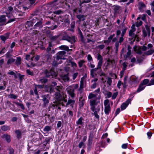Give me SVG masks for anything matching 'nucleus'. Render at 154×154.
I'll list each match as a JSON object with an SVG mask.
<instances>
[{
	"label": "nucleus",
	"instance_id": "37",
	"mask_svg": "<svg viewBox=\"0 0 154 154\" xmlns=\"http://www.w3.org/2000/svg\"><path fill=\"white\" fill-rule=\"evenodd\" d=\"M60 36V35L49 37L50 40L52 41H55Z\"/></svg>",
	"mask_w": 154,
	"mask_h": 154
},
{
	"label": "nucleus",
	"instance_id": "52",
	"mask_svg": "<svg viewBox=\"0 0 154 154\" xmlns=\"http://www.w3.org/2000/svg\"><path fill=\"white\" fill-rule=\"evenodd\" d=\"M89 103L90 106H95L97 104V103H96V100H90Z\"/></svg>",
	"mask_w": 154,
	"mask_h": 154
},
{
	"label": "nucleus",
	"instance_id": "30",
	"mask_svg": "<svg viewBox=\"0 0 154 154\" xmlns=\"http://www.w3.org/2000/svg\"><path fill=\"white\" fill-rule=\"evenodd\" d=\"M6 21V19L5 15H3L0 16V24L3 25L4 22Z\"/></svg>",
	"mask_w": 154,
	"mask_h": 154
},
{
	"label": "nucleus",
	"instance_id": "23",
	"mask_svg": "<svg viewBox=\"0 0 154 154\" xmlns=\"http://www.w3.org/2000/svg\"><path fill=\"white\" fill-rule=\"evenodd\" d=\"M74 89H70L67 91L68 94L71 96L72 98L74 97L75 94L74 93Z\"/></svg>",
	"mask_w": 154,
	"mask_h": 154
},
{
	"label": "nucleus",
	"instance_id": "12",
	"mask_svg": "<svg viewBox=\"0 0 154 154\" xmlns=\"http://www.w3.org/2000/svg\"><path fill=\"white\" fill-rule=\"evenodd\" d=\"M34 22L33 19L32 18L31 20L29 21H27L25 23L26 26L28 28H30L31 27H33Z\"/></svg>",
	"mask_w": 154,
	"mask_h": 154
},
{
	"label": "nucleus",
	"instance_id": "18",
	"mask_svg": "<svg viewBox=\"0 0 154 154\" xmlns=\"http://www.w3.org/2000/svg\"><path fill=\"white\" fill-rule=\"evenodd\" d=\"M39 11H35L32 12L31 14V15L32 16L31 17L32 19H35V18L38 17H41L39 15H38Z\"/></svg>",
	"mask_w": 154,
	"mask_h": 154
},
{
	"label": "nucleus",
	"instance_id": "15",
	"mask_svg": "<svg viewBox=\"0 0 154 154\" xmlns=\"http://www.w3.org/2000/svg\"><path fill=\"white\" fill-rule=\"evenodd\" d=\"M80 13L82 12V7H80V8L78 7H74L72 9V12L73 14L75 13L78 14L77 11Z\"/></svg>",
	"mask_w": 154,
	"mask_h": 154
},
{
	"label": "nucleus",
	"instance_id": "43",
	"mask_svg": "<svg viewBox=\"0 0 154 154\" xmlns=\"http://www.w3.org/2000/svg\"><path fill=\"white\" fill-rule=\"evenodd\" d=\"M13 10V8L11 6H9L6 12V15H7V14L8 13H12L11 12Z\"/></svg>",
	"mask_w": 154,
	"mask_h": 154
},
{
	"label": "nucleus",
	"instance_id": "39",
	"mask_svg": "<svg viewBox=\"0 0 154 154\" xmlns=\"http://www.w3.org/2000/svg\"><path fill=\"white\" fill-rule=\"evenodd\" d=\"M128 64V63L126 62H124L122 63V65L123 67L122 68V71H124L126 69Z\"/></svg>",
	"mask_w": 154,
	"mask_h": 154
},
{
	"label": "nucleus",
	"instance_id": "40",
	"mask_svg": "<svg viewBox=\"0 0 154 154\" xmlns=\"http://www.w3.org/2000/svg\"><path fill=\"white\" fill-rule=\"evenodd\" d=\"M114 8L113 9L114 11V14H116L117 11L120 8V6L118 5H114Z\"/></svg>",
	"mask_w": 154,
	"mask_h": 154
},
{
	"label": "nucleus",
	"instance_id": "51",
	"mask_svg": "<svg viewBox=\"0 0 154 154\" xmlns=\"http://www.w3.org/2000/svg\"><path fill=\"white\" fill-rule=\"evenodd\" d=\"M128 106L124 103H123L121 106V108L122 110H125Z\"/></svg>",
	"mask_w": 154,
	"mask_h": 154
},
{
	"label": "nucleus",
	"instance_id": "5",
	"mask_svg": "<svg viewBox=\"0 0 154 154\" xmlns=\"http://www.w3.org/2000/svg\"><path fill=\"white\" fill-rule=\"evenodd\" d=\"M42 100L43 102V105L45 107L48 106L49 102V97L48 94H44L42 95Z\"/></svg>",
	"mask_w": 154,
	"mask_h": 154
},
{
	"label": "nucleus",
	"instance_id": "57",
	"mask_svg": "<svg viewBox=\"0 0 154 154\" xmlns=\"http://www.w3.org/2000/svg\"><path fill=\"white\" fill-rule=\"evenodd\" d=\"M132 81L134 82L137 83V78L135 76H132L131 77Z\"/></svg>",
	"mask_w": 154,
	"mask_h": 154
},
{
	"label": "nucleus",
	"instance_id": "7",
	"mask_svg": "<svg viewBox=\"0 0 154 154\" xmlns=\"http://www.w3.org/2000/svg\"><path fill=\"white\" fill-rule=\"evenodd\" d=\"M7 14L6 16L8 19H6V24L10 23L16 20V18L13 16L12 13H8Z\"/></svg>",
	"mask_w": 154,
	"mask_h": 154
},
{
	"label": "nucleus",
	"instance_id": "14",
	"mask_svg": "<svg viewBox=\"0 0 154 154\" xmlns=\"http://www.w3.org/2000/svg\"><path fill=\"white\" fill-rule=\"evenodd\" d=\"M76 17L78 20V21H84L85 20L86 16L84 15L77 14Z\"/></svg>",
	"mask_w": 154,
	"mask_h": 154
},
{
	"label": "nucleus",
	"instance_id": "20",
	"mask_svg": "<svg viewBox=\"0 0 154 154\" xmlns=\"http://www.w3.org/2000/svg\"><path fill=\"white\" fill-rule=\"evenodd\" d=\"M11 127L10 126L7 125H3L1 127V130L4 131H7L10 129Z\"/></svg>",
	"mask_w": 154,
	"mask_h": 154
},
{
	"label": "nucleus",
	"instance_id": "54",
	"mask_svg": "<svg viewBox=\"0 0 154 154\" xmlns=\"http://www.w3.org/2000/svg\"><path fill=\"white\" fill-rule=\"evenodd\" d=\"M92 142L88 141V150H90L92 147Z\"/></svg>",
	"mask_w": 154,
	"mask_h": 154
},
{
	"label": "nucleus",
	"instance_id": "29",
	"mask_svg": "<svg viewBox=\"0 0 154 154\" xmlns=\"http://www.w3.org/2000/svg\"><path fill=\"white\" fill-rule=\"evenodd\" d=\"M83 77H82L80 81V87L79 88V91H82L84 88V81L82 79V78Z\"/></svg>",
	"mask_w": 154,
	"mask_h": 154
},
{
	"label": "nucleus",
	"instance_id": "36",
	"mask_svg": "<svg viewBox=\"0 0 154 154\" xmlns=\"http://www.w3.org/2000/svg\"><path fill=\"white\" fill-rule=\"evenodd\" d=\"M75 21H72L71 23L70 24V31H74V29L75 28Z\"/></svg>",
	"mask_w": 154,
	"mask_h": 154
},
{
	"label": "nucleus",
	"instance_id": "34",
	"mask_svg": "<svg viewBox=\"0 0 154 154\" xmlns=\"http://www.w3.org/2000/svg\"><path fill=\"white\" fill-rule=\"evenodd\" d=\"M61 79L65 81H68L69 79V78L68 76V74L64 75L61 77Z\"/></svg>",
	"mask_w": 154,
	"mask_h": 154
},
{
	"label": "nucleus",
	"instance_id": "2",
	"mask_svg": "<svg viewBox=\"0 0 154 154\" xmlns=\"http://www.w3.org/2000/svg\"><path fill=\"white\" fill-rule=\"evenodd\" d=\"M45 77L50 79L56 77L57 76V73L54 71V67H52L49 70L45 69L44 71Z\"/></svg>",
	"mask_w": 154,
	"mask_h": 154
},
{
	"label": "nucleus",
	"instance_id": "55",
	"mask_svg": "<svg viewBox=\"0 0 154 154\" xmlns=\"http://www.w3.org/2000/svg\"><path fill=\"white\" fill-rule=\"evenodd\" d=\"M74 103L75 101L74 100L71 99H69L68 100V101L66 104V106L72 103L73 104Z\"/></svg>",
	"mask_w": 154,
	"mask_h": 154
},
{
	"label": "nucleus",
	"instance_id": "46",
	"mask_svg": "<svg viewBox=\"0 0 154 154\" xmlns=\"http://www.w3.org/2000/svg\"><path fill=\"white\" fill-rule=\"evenodd\" d=\"M14 102L15 103L17 106H19L22 110H24L25 109V107L23 104L20 103L19 102Z\"/></svg>",
	"mask_w": 154,
	"mask_h": 154
},
{
	"label": "nucleus",
	"instance_id": "3",
	"mask_svg": "<svg viewBox=\"0 0 154 154\" xmlns=\"http://www.w3.org/2000/svg\"><path fill=\"white\" fill-rule=\"evenodd\" d=\"M43 135L41 134H38L34 135L32 140L35 145H39L42 144V138Z\"/></svg>",
	"mask_w": 154,
	"mask_h": 154
},
{
	"label": "nucleus",
	"instance_id": "48",
	"mask_svg": "<svg viewBox=\"0 0 154 154\" xmlns=\"http://www.w3.org/2000/svg\"><path fill=\"white\" fill-rule=\"evenodd\" d=\"M145 28L146 30V32L148 33V35L149 36H150V27L148 26L147 25H146L145 26Z\"/></svg>",
	"mask_w": 154,
	"mask_h": 154
},
{
	"label": "nucleus",
	"instance_id": "60",
	"mask_svg": "<svg viewBox=\"0 0 154 154\" xmlns=\"http://www.w3.org/2000/svg\"><path fill=\"white\" fill-rule=\"evenodd\" d=\"M122 29L121 30L122 31V33L125 34L126 32V31L128 29V27H125L123 26H122Z\"/></svg>",
	"mask_w": 154,
	"mask_h": 154
},
{
	"label": "nucleus",
	"instance_id": "62",
	"mask_svg": "<svg viewBox=\"0 0 154 154\" xmlns=\"http://www.w3.org/2000/svg\"><path fill=\"white\" fill-rule=\"evenodd\" d=\"M118 94V92H116L113 93V94L112 96V100L115 99L116 98Z\"/></svg>",
	"mask_w": 154,
	"mask_h": 154
},
{
	"label": "nucleus",
	"instance_id": "31",
	"mask_svg": "<svg viewBox=\"0 0 154 154\" xmlns=\"http://www.w3.org/2000/svg\"><path fill=\"white\" fill-rule=\"evenodd\" d=\"M153 53H154V49H150L146 52H145L144 54L146 56H149L152 54Z\"/></svg>",
	"mask_w": 154,
	"mask_h": 154
},
{
	"label": "nucleus",
	"instance_id": "1",
	"mask_svg": "<svg viewBox=\"0 0 154 154\" xmlns=\"http://www.w3.org/2000/svg\"><path fill=\"white\" fill-rule=\"evenodd\" d=\"M34 23L35 24L33 26L32 29H37L42 28L43 27V19L42 17H38L33 19Z\"/></svg>",
	"mask_w": 154,
	"mask_h": 154
},
{
	"label": "nucleus",
	"instance_id": "8",
	"mask_svg": "<svg viewBox=\"0 0 154 154\" xmlns=\"http://www.w3.org/2000/svg\"><path fill=\"white\" fill-rule=\"evenodd\" d=\"M57 83L56 82H52L51 84L49 86H47V87H48L50 88L49 91L50 92V94H51L53 93L54 91V87L57 86Z\"/></svg>",
	"mask_w": 154,
	"mask_h": 154
},
{
	"label": "nucleus",
	"instance_id": "33",
	"mask_svg": "<svg viewBox=\"0 0 154 154\" xmlns=\"http://www.w3.org/2000/svg\"><path fill=\"white\" fill-rule=\"evenodd\" d=\"M21 58L20 57H17L15 61V64L18 66L21 63Z\"/></svg>",
	"mask_w": 154,
	"mask_h": 154
},
{
	"label": "nucleus",
	"instance_id": "63",
	"mask_svg": "<svg viewBox=\"0 0 154 154\" xmlns=\"http://www.w3.org/2000/svg\"><path fill=\"white\" fill-rule=\"evenodd\" d=\"M153 85H154V79H152L147 86H150Z\"/></svg>",
	"mask_w": 154,
	"mask_h": 154
},
{
	"label": "nucleus",
	"instance_id": "64",
	"mask_svg": "<svg viewBox=\"0 0 154 154\" xmlns=\"http://www.w3.org/2000/svg\"><path fill=\"white\" fill-rule=\"evenodd\" d=\"M85 63V61L83 60H81L78 62L79 66V68H81L83 63Z\"/></svg>",
	"mask_w": 154,
	"mask_h": 154
},
{
	"label": "nucleus",
	"instance_id": "53",
	"mask_svg": "<svg viewBox=\"0 0 154 154\" xmlns=\"http://www.w3.org/2000/svg\"><path fill=\"white\" fill-rule=\"evenodd\" d=\"M146 7V5L142 2L140 3V6L139 7V9H141Z\"/></svg>",
	"mask_w": 154,
	"mask_h": 154
},
{
	"label": "nucleus",
	"instance_id": "25",
	"mask_svg": "<svg viewBox=\"0 0 154 154\" xmlns=\"http://www.w3.org/2000/svg\"><path fill=\"white\" fill-rule=\"evenodd\" d=\"M131 52H127L126 55H125L124 56V60H126L128 58L130 59L131 57Z\"/></svg>",
	"mask_w": 154,
	"mask_h": 154
},
{
	"label": "nucleus",
	"instance_id": "24",
	"mask_svg": "<svg viewBox=\"0 0 154 154\" xmlns=\"http://www.w3.org/2000/svg\"><path fill=\"white\" fill-rule=\"evenodd\" d=\"M97 59L98 60H99V61L98 63V64L102 66L103 58L101 55L100 54H98L97 57Z\"/></svg>",
	"mask_w": 154,
	"mask_h": 154
},
{
	"label": "nucleus",
	"instance_id": "38",
	"mask_svg": "<svg viewBox=\"0 0 154 154\" xmlns=\"http://www.w3.org/2000/svg\"><path fill=\"white\" fill-rule=\"evenodd\" d=\"M51 126L47 125L43 129V131L45 132H48L51 130Z\"/></svg>",
	"mask_w": 154,
	"mask_h": 154
},
{
	"label": "nucleus",
	"instance_id": "11",
	"mask_svg": "<svg viewBox=\"0 0 154 154\" xmlns=\"http://www.w3.org/2000/svg\"><path fill=\"white\" fill-rule=\"evenodd\" d=\"M85 100L81 97L79 98V106L80 108H82L85 104Z\"/></svg>",
	"mask_w": 154,
	"mask_h": 154
},
{
	"label": "nucleus",
	"instance_id": "22",
	"mask_svg": "<svg viewBox=\"0 0 154 154\" xmlns=\"http://www.w3.org/2000/svg\"><path fill=\"white\" fill-rule=\"evenodd\" d=\"M59 48L60 50H64L63 51H69V47L66 45H62L59 46Z\"/></svg>",
	"mask_w": 154,
	"mask_h": 154
},
{
	"label": "nucleus",
	"instance_id": "35",
	"mask_svg": "<svg viewBox=\"0 0 154 154\" xmlns=\"http://www.w3.org/2000/svg\"><path fill=\"white\" fill-rule=\"evenodd\" d=\"M78 32L82 42L84 41V38L83 35L82 33L79 29H78Z\"/></svg>",
	"mask_w": 154,
	"mask_h": 154
},
{
	"label": "nucleus",
	"instance_id": "6",
	"mask_svg": "<svg viewBox=\"0 0 154 154\" xmlns=\"http://www.w3.org/2000/svg\"><path fill=\"white\" fill-rule=\"evenodd\" d=\"M53 140V139L50 137H44L43 136L42 138V144H43V145L45 146H46L47 144H49L51 141Z\"/></svg>",
	"mask_w": 154,
	"mask_h": 154
},
{
	"label": "nucleus",
	"instance_id": "28",
	"mask_svg": "<svg viewBox=\"0 0 154 154\" xmlns=\"http://www.w3.org/2000/svg\"><path fill=\"white\" fill-rule=\"evenodd\" d=\"M15 61V59H14L12 57L10 58L8 60L6 64L7 65H11L12 63L14 62Z\"/></svg>",
	"mask_w": 154,
	"mask_h": 154
},
{
	"label": "nucleus",
	"instance_id": "50",
	"mask_svg": "<svg viewBox=\"0 0 154 154\" xmlns=\"http://www.w3.org/2000/svg\"><path fill=\"white\" fill-rule=\"evenodd\" d=\"M141 50H142L141 49V47L140 46H138V49L136 51V53L137 54L141 55L142 53V52Z\"/></svg>",
	"mask_w": 154,
	"mask_h": 154
},
{
	"label": "nucleus",
	"instance_id": "44",
	"mask_svg": "<svg viewBox=\"0 0 154 154\" xmlns=\"http://www.w3.org/2000/svg\"><path fill=\"white\" fill-rule=\"evenodd\" d=\"M101 66H102L98 64L97 68L92 69H91V70L92 72H96L98 69H101Z\"/></svg>",
	"mask_w": 154,
	"mask_h": 154
},
{
	"label": "nucleus",
	"instance_id": "41",
	"mask_svg": "<svg viewBox=\"0 0 154 154\" xmlns=\"http://www.w3.org/2000/svg\"><path fill=\"white\" fill-rule=\"evenodd\" d=\"M8 151L9 154H14V150L13 148L11 147H9L8 149Z\"/></svg>",
	"mask_w": 154,
	"mask_h": 154
},
{
	"label": "nucleus",
	"instance_id": "10",
	"mask_svg": "<svg viewBox=\"0 0 154 154\" xmlns=\"http://www.w3.org/2000/svg\"><path fill=\"white\" fill-rule=\"evenodd\" d=\"M145 87L146 86H143L140 83L138 86L137 91L134 93V94H135L140 92L143 90L145 88Z\"/></svg>",
	"mask_w": 154,
	"mask_h": 154
},
{
	"label": "nucleus",
	"instance_id": "19",
	"mask_svg": "<svg viewBox=\"0 0 154 154\" xmlns=\"http://www.w3.org/2000/svg\"><path fill=\"white\" fill-rule=\"evenodd\" d=\"M67 41L71 44L75 43L76 41L75 40V35L72 36V37L69 36Z\"/></svg>",
	"mask_w": 154,
	"mask_h": 154
},
{
	"label": "nucleus",
	"instance_id": "16",
	"mask_svg": "<svg viewBox=\"0 0 154 154\" xmlns=\"http://www.w3.org/2000/svg\"><path fill=\"white\" fill-rule=\"evenodd\" d=\"M111 111V107L110 104H108L107 106H105L104 107V113L107 115H108Z\"/></svg>",
	"mask_w": 154,
	"mask_h": 154
},
{
	"label": "nucleus",
	"instance_id": "9",
	"mask_svg": "<svg viewBox=\"0 0 154 154\" xmlns=\"http://www.w3.org/2000/svg\"><path fill=\"white\" fill-rule=\"evenodd\" d=\"M54 21L57 23H60V22H63V17L62 15H59L58 16H54Z\"/></svg>",
	"mask_w": 154,
	"mask_h": 154
},
{
	"label": "nucleus",
	"instance_id": "26",
	"mask_svg": "<svg viewBox=\"0 0 154 154\" xmlns=\"http://www.w3.org/2000/svg\"><path fill=\"white\" fill-rule=\"evenodd\" d=\"M84 120V119L82 117H80L76 122V123L77 125H82L83 124L82 121Z\"/></svg>",
	"mask_w": 154,
	"mask_h": 154
},
{
	"label": "nucleus",
	"instance_id": "27",
	"mask_svg": "<svg viewBox=\"0 0 154 154\" xmlns=\"http://www.w3.org/2000/svg\"><path fill=\"white\" fill-rule=\"evenodd\" d=\"M149 82V79H145L143 80L140 83L143 85V86H145V85H148Z\"/></svg>",
	"mask_w": 154,
	"mask_h": 154
},
{
	"label": "nucleus",
	"instance_id": "17",
	"mask_svg": "<svg viewBox=\"0 0 154 154\" xmlns=\"http://www.w3.org/2000/svg\"><path fill=\"white\" fill-rule=\"evenodd\" d=\"M3 137L5 138L8 143H9L11 141V136L8 134H5L3 135Z\"/></svg>",
	"mask_w": 154,
	"mask_h": 154
},
{
	"label": "nucleus",
	"instance_id": "61",
	"mask_svg": "<svg viewBox=\"0 0 154 154\" xmlns=\"http://www.w3.org/2000/svg\"><path fill=\"white\" fill-rule=\"evenodd\" d=\"M26 73L27 74L31 76H33L34 75L33 72L32 71H30L29 69L26 70Z\"/></svg>",
	"mask_w": 154,
	"mask_h": 154
},
{
	"label": "nucleus",
	"instance_id": "47",
	"mask_svg": "<svg viewBox=\"0 0 154 154\" xmlns=\"http://www.w3.org/2000/svg\"><path fill=\"white\" fill-rule=\"evenodd\" d=\"M96 96L97 94H94L92 93L91 92L89 94L88 98L89 99H91L93 98L96 97Z\"/></svg>",
	"mask_w": 154,
	"mask_h": 154
},
{
	"label": "nucleus",
	"instance_id": "56",
	"mask_svg": "<svg viewBox=\"0 0 154 154\" xmlns=\"http://www.w3.org/2000/svg\"><path fill=\"white\" fill-rule=\"evenodd\" d=\"M120 108H117V109H116V112L114 114V118H113L112 120H113L114 119V118L119 113V112H120Z\"/></svg>",
	"mask_w": 154,
	"mask_h": 154
},
{
	"label": "nucleus",
	"instance_id": "58",
	"mask_svg": "<svg viewBox=\"0 0 154 154\" xmlns=\"http://www.w3.org/2000/svg\"><path fill=\"white\" fill-rule=\"evenodd\" d=\"M132 100V98H128L125 102H124V103L128 106L130 103H131V102Z\"/></svg>",
	"mask_w": 154,
	"mask_h": 154
},
{
	"label": "nucleus",
	"instance_id": "32",
	"mask_svg": "<svg viewBox=\"0 0 154 154\" xmlns=\"http://www.w3.org/2000/svg\"><path fill=\"white\" fill-rule=\"evenodd\" d=\"M63 13V12L61 10H55L53 12V14H54L60 15Z\"/></svg>",
	"mask_w": 154,
	"mask_h": 154
},
{
	"label": "nucleus",
	"instance_id": "45",
	"mask_svg": "<svg viewBox=\"0 0 154 154\" xmlns=\"http://www.w3.org/2000/svg\"><path fill=\"white\" fill-rule=\"evenodd\" d=\"M53 46L51 42H49L48 47L46 48V51L49 52L51 50V47Z\"/></svg>",
	"mask_w": 154,
	"mask_h": 154
},
{
	"label": "nucleus",
	"instance_id": "49",
	"mask_svg": "<svg viewBox=\"0 0 154 154\" xmlns=\"http://www.w3.org/2000/svg\"><path fill=\"white\" fill-rule=\"evenodd\" d=\"M18 75L19 76V79L20 80V82H22L25 75H21L19 73H18Z\"/></svg>",
	"mask_w": 154,
	"mask_h": 154
},
{
	"label": "nucleus",
	"instance_id": "42",
	"mask_svg": "<svg viewBox=\"0 0 154 154\" xmlns=\"http://www.w3.org/2000/svg\"><path fill=\"white\" fill-rule=\"evenodd\" d=\"M48 81V79L46 78H45V77H43L42 79H40V82H41L42 83H44L45 84Z\"/></svg>",
	"mask_w": 154,
	"mask_h": 154
},
{
	"label": "nucleus",
	"instance_id": "21",
	"mask_svg": "<svg viewBox=\"0 0 154 154\" xmlns=\"http://www.w3.org/2000/svg\"><path fill=\"white\" fill-rule=\"evenodd\" d=\"M15 133L16 134V137L17 139H19L21 138L22 133L20 130H16L15 131Z\"/></svg>",
	"mask_w": 154,
	"mask_h": 154
},
{
	"label": "nucleus",
	"instance_id": "4",
	"mask_svg": "<svg viewBox=\"0 0 154 154\" xmlns=\"http://www.w3.org/2000/svg\"><path fill=\"white\" fill-rule=\"evenodd\" d=\"M66 53L65 51H59L56 54V60H65L64 57Z\"/></svg>",
	"mask_w": 154,
	"mask_h": 154
},
{
	"label": "nucleus",
	"instance_id": "13",
	"mask_svg": "<svg viewBox=\"0 0 154 154\" xmlns=\"http://www.w3.org/2000/svg\"><path fill=\"white\" fill-rule=\"evenodd\" d=\"M55 98L56 100L60 101L62 100V97L60 92H56L55 94Z\"/></svg>",
	"mask_w": 154,
	"mask_h": 154
},
{
	"label": "nucleus",
	"instance_id": "59",
	"mask_svg": "<svg viewBox=\"0 0 154 154\" xmlns=\"http://www.w3.org/2000/svg\"><path fill=\"white\" fill-rule=\"evenodd\" d=\"M93 138V134L91 133H90L88 141L92 142Z\"/></svg>",
	"mask_w": 154,
	"mask_h": 154
}]
</instances>
